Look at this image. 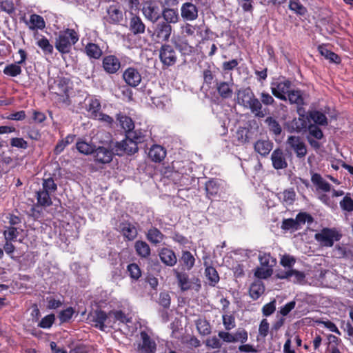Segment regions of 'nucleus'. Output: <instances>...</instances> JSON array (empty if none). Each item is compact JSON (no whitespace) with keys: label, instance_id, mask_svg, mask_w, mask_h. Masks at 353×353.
<instances>
[{"label":"nucleus","instance_id":"1","mask_svg":"<svg viewBox=\"0 0 353 353\" xmlns=\"http://www.w3.org/2000/svg\"><path fill=\"white\" fill-rule=\"evenodd\" d=\"M237 99L239 103L249 108L256 117H264L266 114L265 112L263 110L260 101L255 97L250 88L239 90Z\"/></svg>","mask_w":353,"mask_h":353},{"label":"nucleus","instance_id":"2","mask_svg":"<svg viewBox=\"0 0 353 353\" xmlns=\"http://www.w3.org/2000/svg\"><path fill=\"white\" fill-rule=\"evenodd\" d=\"M79 41V34L74 29L67 28L60 31L56 39L55 48L61 53L70 52L72 46Z\"/></svg>","mask_w":353,"mask_h":353},{"label":"nucleus","instance_id":"3","mask_svg":"<svg viewBox=\"0 0 353 353\" xmlns=\"http://www.w3.org/2000/svg\"><path fill=\"white\" fill-rule=\"evenodd\" d=\"M341 235L335 228H323L314 235V239L324 247H332L334 241L340 240Z\"/></svg>","mask_w":353,"mask_h":353},{"label":"nucleus","instance_id":"4","mask_svg":"<svg viewBox=\"0 0 353 353\" xmlns=\"http://www.w3.org/2000/svg\"><path fill=\"white\" fill-rule=\"evenodd\" d=\"M291 81L284 78L276 79L270 84L272 94L283 101H287V94L291 90Z\"/></svg>","mask_w":353,"mask_h":353},{"label":"nucleus","instance_id":"5","mask_svg":"<svg viewBox=\"0 0 353 353\" xmlns=\"http://www.w3.org/2000/svg\"><path fill=\"white\" fill-rule=\"evenodd\" d=\"M171 32V26L165 21H161L154 27V31L151 33V37L156 42H163L169 39Z\"/></svg>","mask_w":353,"mask_h":353},{"label":"nucleus","instance_id":"6","mask_svg":"<svg viewBox=\"0 0 353 353\" xmlns=\"http://www.w3.org/2000/svg\"><path fill=\"white\" fill-rule=\"evenodd\" d=\"M176 278L179 286L182 291H186L190 289L198 292L201 288L200 281L197 278L189 279L185 273H176Z\"/></svg>","mask_w":353,"mask_h":353},{"label":"nucleus","instance_id":"7","mask_svg":"<svg viewBox=\"0 0 353 353\" xmlns=\"http://www.w3.org/2000/svg\"><path fill=\"white\" fill-rule=\"evenodd\" d=\"M157 345L155 341L145 332L140 334V341L137 344V351L138 353H154Z\"/></svg>","mask_w":353,"mask_h":353},{"label":"nucleus","instance_id":"8","mask_svg":"<svg viewBox=\"0 0 353 353\" xmlns=\"http://www.w3.org/2000/svg\"><path fill=\"white\" fill-rule=\"evenodd\" d=\"M159 58L164 65L171 66L175 64L177 56L174 48L168 45H162L159 50Z\"/></svg>","mask_w":353,"mask_h":353},{"label":"nucleus","instance_id":"9","mask_svg":"<svg viewBox=\"0 0 353 353\" xmlns=\"http://www.w3.org/2000/svg\"><path fill=\"white\" fill-rule=\"evenodd\" d=\"M287 144L295 152L299 159L304 158L307 154V148L303 139L298 136H290L286 141Z\"/></svg>","mask_w":353,"mask_h":353},{"label":"nucleus","instance_id":"10","mask_svg":"<svg viewBox=\"0 0 353 353\" xmlns=\"http://www.w3.org/2000/svg\"><path fill=\"white\" fill-rule=\"evenodd\" d=\"M123 78L125 82L132 87H137L141 81V75L139 70L134 68H127L123 74Z\"/></svg>","mask_w":353,"mask_h":353},{"label":"nucleus","instance_id":"11","mask_svg":"<svg viewBox=\"0 0 353 353\" xmlns=\"http://www.w3.org/2000/svg\"><path fill=\"white\" fill-rule=\"evenodd\" d=\"M133 134H126V138L118 143L117 150L123 151L127 154H133L138 150L137 143L133 141Z\"/></svg>","mask_w":353,"mask_h":353},{"label":"nucleus","instance_id":"12","mask_svg":"<svg viewBox=\"0 0 353 353\" xmlns=\"http://www.w3.org/2000/svg\"><path fill=\"white\" fill-rule=\"evenodd\" d=\"M142 12L145 17L152 23H155L160 18V12L158 6L152 2L143 5Z\"/></svg>","mask_w":353,"mask_h":353},{"label":"nucleus","instance_id":"13","mask_svg":"<svg viewBox=\"0 0 353 353\" xmlns=\"http://www.w3.org/2000/svg\"><path fill=\"white\" fill-rule=\"evenodd\" d=\"M93 153L95 161L100 163H108L112 159V152L104 147L94 148Z\"/></svg>","mask_w":353,"mask_h":353},{"label":"nucleus","instance_id":"14","mask_svg":"<svg viewBox=\"0 0 353 353\" xmlns=\"http://www.w3.org/2000/svg\"><path fill=\"white\" fill-rule=\"evenodd\" d=\"M121 67L118 58L113 55H108L103 59V68L109 74L117 72Z\"/></svg>","mask_w":353,"mask_h":353},{"label":"nucleus","instance_id":"15","mask_svg":"<svg viewBox=\"0 0 353 353\" xmlns=\"http://www.w3.org/2000/svg\"><path fill=\"white\" fill-rule=\"evenodd\" d=\"M84 104L85 108L91 118L94 119L99 115L101 110V103L99 99L95 97L85 99Z\"/></svg>","mask_w":353,"mask_h":353},{"label":"nucleus","instance_id":"16","mask_svg":"<svg viewBox=\"0 0 353 353\" xmlns=\"http://www.w3.org/2000/svg\"><path fill=\"white\" fill-rule=\"evenodd\" d=\"M271 159L273 167L276 169H284L288 166V163L283 152L280 149L273 151L271 155Z\"/></svg>","mask_w":353,"mask_h":353},{"label":"nucleus","instance_id":"17","mask_svg":"<svg viewBox=\"0 0 353 353\" xmlns=\"http://www.w3.org/2000/svg\"><path fill=\"white\" fill-rule=\"evenodd\" d=\"M182 17L188 21H193L198 17L196 7L191 3H185L181 9Z\"/></svg>","mask_w":353,"mask_h":353},{"label":"nucleus","instance_id":"18","mask_svg":"<svg viewBox=\"0 0 353 353\" xmlns=\"http://www.w3.org/2000/svg\"><path fill=\"white\" fill-rule=\"evenodd\" d=\"M311 181L315 185L317 191L327 192L331 190V185L319 174H313Z\"/></svg>","mask_w":353,"mask_h":353},{"label":"nucleus","instance_id":"19","mask_svg":"<svg viewBox=\"0 0 353 353\" xmlns=\"http://www.w3.org/2000/svg\"><path fill=\"white\" fill-rule=\"evenodd\" d=\"M149 157L154 162H161L166 156V151L159 145H154L149 151Z\"/></svg>","mask_w":353,"mask_h":353},{"label":"nucleus","instance_id":"20","mask_svg":"<svg viewBox=\"0 0 353 353\" xmlns=\"http://www.w3.org/2000/svg\"><path fill=\"white\" fill-rule=\"evenodd\" d=\"M159 256L161 261L169 266L174 265L177 261L174 252L168 248H163L159 253Z\"/></svg>","mask_w":353,"mask_h":353},{"label":"nucleus","instance_id":"21","mask_svg":"<svg viewBox=\"0 0 353 353\" xmlns=\"http://www.w3.org/2000/svg\"><path fill=\"white\" fill-rule=\"evenodd\" d=\"M26 23L28 28L32 30H42L46 26L43 18L36 14H31L29 21Z\"/></svg>","mask_w":353,"mask_h":353},{"label":"nucleus","instance_id":"22","mask_svg":"<svg viewBox=\"0 0 353 353\" xmlns=\"http://www.w3.org/2000/svg\"><path fill=\"white\" fill-rule=\"evenodd\" d=\"M94 326L101 330H103L105 324L109 325L112 323V318H109V314L107 315L103 311H97L94 316Z\"/></svg>","mask_w":353,"mask_h":353},{"label":"nucleus","instance_id":"23","mask_svg":"<svg viewBox=\"0 0 353 353\" xmlns=\"http://www.w3.org/2000/svg\"><path fill=\"white\" fill-rule=\"evenodd\" d=\"M119 230L123 235L128 240H133L137 235L136 228L130 223H122L119 225Z\"/></svg>","mask_w":353,"mask_h":353},{"label":"nucleus","instance_id":"24","mask_svg":"<svg viewBox=\"0 0 353 353\" xmlns=\"http://www.w3.org/2000/svg\"><path fill=\"white\" fill-rule=\"evenodd\" d=\"M272 148V143L268 140H259L254 144V150L262 156L270 153Z\"/></svg>","mask_w":353,"mask_h":353},{"label":"nucleus","instance_id":"25","mask_svg":"<svg viewBox=\"0 0 353 353\" xmlns=\"http://www.w3.org/2000/svg\"><path fill=\"white\" fill-rule=\"evenodd\" d=\"M130 28L134 34H137L143 33L145 26L140 17L133 16L130 19Z\"/></svg>","mask_w":353,"mask_h":353},{"label":"nucleus","instance_id":"26","mask_svg":"<svg viewBox=\"0 0 353 353\" xmlns=\"http://www.w3.org/2000/svg\"><path fill=\"white\" fill-rule=\"evenodd\" d=\"M108 17L110 22L116 23L123 20L122 11L115 6H111L108 9Z\"/></svg>","mask_w":353,"mask_h":353},{"label":"nucleus","instance_id":"27","mask_svg":"<svg viewBox=\"0 0 353 353\" xmlns=\"http://www.w3.org/2000/svg\"><path fill=\"white\" fill-rule=\"evenodd\" d=\"M146 236L150 243L157 245L163 241L164 235L156 228H152L148 231Z\"/></svg>","mask_w":353,"mask_h":353},{"label":"nucleus","instance_id":"28","mask_svg":"<svg viewBox=\"0 0 353 353\" xmlns=\"http://www.w3.org/2000/svg\"><path fill=\"white\" fill-rule=\"evenodd\" d=\"M265 288L263 283L258 280L254 281L250 288V296L256 300L264 292Z\"/></svg>","mask_w":353,"mask_h":353},{"label":"nucleus","instance_id":"29","mask_svg":"<svg viewBox=\"0 0 353 353\" xmlns=\"http://www.w3.org/2000/svg\"><path fill=\"white\" fill-rule=\"evenodd\" d=\"M86 54L90 58H93L95 59H99L102 55V50L99 48V46H97L95 43H89L86 45L85 48Z\"/></svg>","mask_w":353,"mask_h":353},{"label":"nucleus","instance_id":"30","mask_svg":"<svg viewBox=\"0 0 353 353\" xmlns=\"http://www.w3.org/2000/svg\"><path fill=\"white\" fill-rule=\"evenodd\" d=\"M295 192L292 189L285 190L278 193L279 199L285 205L292 204L295 199Z\"/></svg>","mask_w":353,"mask_h":353},{"label":"nucleus","instance_id":"31","mask_svg":"<svg viewBox=\"0 0 353 353\" xmlns=\"http://www.w3.org/2000/svg\"><path fill=\"white\" fill-rule=\"evenodd\" d=\"M318 50L322 56H323L325 59L330 60L331 62L336 63L340 62L339 57L334 52L328 50L325 46H319L318 48Z\"/></svg>","mask_w":353,"mask_h":353},{"label":"nucleus","instance_id":"32","mask_svg":"<svg viewBox=\"0 0 353 353\" xmlns=\"http://www.w3.org/2000/svg\"><path fill=\"white\" fill-rule=\"evenodd\" d=\"M134 247L137 254L141 257L146 258L150 254V248L145 241H137L135 243Z\"/></svg>","mask_w":353,"mask_h":353},{"label":"nucleus","instance_id":"33","mask_svg":"<svg viewBox=\"0 0 353 353\" xmlns=\"http://www.w3.org/2000/svg\"><path fill=\"white\" fill-rule=\"evenodd\" d=\"M117 119L119 121L120 125L125 131L126 133L128 131L134 129V125L131 118L119 114H118Z\"/></svg>","mask_w":353,"mask_h":353},{"label":"nucleus","instance_id":"34","mask_svg":"<svg viewBox=\"0 0 353 353\" xmlns=\"http://www.w3.org/2000/svg\"><path fill=\"white\" fill-rule=\"evenodd\" d=\"M163 17L167 23H176L179 20V14L174 9H165L163 12Z\"/></svg>","mask_w":353,"mask_h":353},{"label":"nucleus","instance_id":"35","mask_svg":"<svg viewBox=\"0 0 353 353\" xmlns=\"http://www.w3.org/2000/svg\"><path fill=\"white\" fill-rule=\"evenodd\" d=\"M109 318H112V322L119 321L122 323H128L130 319L120 310H114L109 312Z\"/></svg>","mask_w":353,"mask_h":353},{"label":"nucleus","instance_id":"36","mask_svg":"<svg viewBox=\"0 0 353 353\" xmlns=\"http://www.w3.org/2000/svg\"><path fill=\"white\" fill-rule=\"evenodd\" d=\"M181 261L186 267V269L190 270L194 265L195 259L189 251H183Z\"/></svg>","mask_w":353,"mask_h":353},{"label":"nucleus","instance_id":"37","mask_svg":"<svg viewBox=\"0 0 353 353\" xmlns=\"http://www.w3.org/2000/svg\"><path fill=\"white\" fill-rule=\"evenodd\" d=\"M20 65L21 64H18L17 62L8 65L3 69V73L6 75L12 77L18 76L22 71Z\"/></svg>","mask_w":353,"mask_h":353},{"label":"nucleus","instance_id":"38","mask_svg":"<svg viewBox=\"0 0 353 353\" xmlns=\"http://www.w3.org/2000/svg\"><path fill=\"white\" fill-rule=\"evenodd\" d=\"M51 194L52 193L45 191L43 190L41 191H39L37 192L38 203L40 205H44V206L50 205L52 204V201H51V198H50Z\"/></svg>","mask_w":353,"mask_h":353},{"label":"nucleus","instance_id":"39","mask_svg":"<svg viewBox=\"0 0 353 353\" xmlns=\"http://www.w3.org/2000/svg\"><path fill=\"white\" fill-rule=\"evenodd\" d=\"M205 272L210 284L213 286L215 285L219 280V276L215 268L211 266L207 267Z\"/></svg>","mask_w":353,"mask_h":353},{"label":"nucleus","instance_id":"40","mask_svg":"<svg viewBox=\"0 0 353 353\" xmlns=\"http://www.w3.org/2000/svg\"><path fill=\"white\" fill-rule=\"evenodd\" d=\"M310 117L316 124L325 125L327 123L325 115L319 111H312Z\"/></svg>","mask_w":353,"mask_h":353},{"label":"nucleus","instance_id":"41","mask_svg":"<svg viewBox=\"0 0 353 353\" xmlns=\"http://www.w3.org/2000/svg\"><path fill=\"white\" fill-rule=\"evenodd\" d=\"M94 146L85 141H79L77 143V149L78 151L84 154H90L94 152Z\"/></svg>","mask_w":353,"mask_h":353},{"label":"nucleus","instance_id":"42","mask_svg":"<svg viewBox=\"0 0 353 353\" xmlns=\"http://www.w3.org/2000/svg\"><path fill=\"white\" fill-rule=\"evenodd\" d=\"M288 99L291 103L301 105L303 103V100L299 90H294L291 89L287 94V99Z\"/></svg>","mask_w":353,"mask_h":353},{"label":"nucleus","instance_id":"43","mask_svg":"<svg viewBox=\"0 0 353 353\" xmlns=\"http://www.w3.org/2000/svg\"><path fill=\"white\" fill-rule=\"evenodd\" d=\"M288 279L293 283H300L303 281L305 279V274L302 272H299L295 270H288Z\"/></svg>","mask_w":353,"mask_h":353},{"label":"nucleus","instance_id":"44","mask_svg":"<svg viewBox=\"0 0 353 353\" xmlns=\"http://www.w3.org/2000/svg\"><path fill=\"white\" fill-rule=\"evenodd\" d=\"M259 259L260 261L261 266L272 267L275 265L276 261L272 258L270 254L263 253L259 255Z\"/></svg>","mask_w":353,"mask_h":353},{"label":"nucleus","instance_id":"45","mask_svg":"<svg viewBox=\"0 0 353 353\" xmlns=\"http://www.w3.org/2000/svg\"><path fill=\"white\" fill-rule=\"evenodd\" d=\"M289 8L300 15H304L306 12V8L298 0H290Z\"/></svg>","mask_w":353,"mask_h":353},{"label":"nucleus","instance_id":"46","mask_svg":"<svg viewBox=\"0 0 353 353\" xmlns=\"http://www.w3.org/2000/svg\"><path fill=\"white\" fill-rule=\"evenodd\" d=\"M196 327L199 333L202 335H208L210 333V325L205 319H199L196 321Z\"/></svg>","mask_w":353,"mask_h":353},{"label":"nucleus","instance_id":"47","mask_svg":"<svg viewBox=\"0 0 353 353\" xmlns=\"http://www.w3.org/2000/svg\"><path fill=\"white\" fill-rule=\"evenodd\" d=\"M272 274V268L261 266L256 270L254 275L259 279H267L270 277Z\"/></svg>","mask_w":353,"mask_h":353},{"label":"nucleus","instance_id":"48","mask_svg":"<svg viewBox=\"0 0 353 353\" xmlns=\"http://www.w3.org/2000/svg\"><path fill=\"white\" fill-rule=\"evenodd\" d=\"M218 92L222 97L229 98L232 96V90L230 88V85L228 83H221L218 88Z\"/></svg>","mask_w":353,"mask_h":353},{"label":"nucleus","instance_id":"49","mask_svg":"<svg viewBox=\"0 0 353 353\" xmlns=\"http://www.w3.org/2000/svg\"><path fill=\"white\" fill-rule=\"evenodd\" d=\"M3 234L6 241H15L19 235V231L17 228L10 226L6 228Z\"/></svg>","mask_w":353,"mask_h":353},{"label":"nucleus","instance_id":"50","mask_svg":"<svg viewBox=\"0 0 353 353\" xmlns=\"http://www.w3.org/2000/svg\"><path fill=\"white\" fill-rule=\"evenodd\" d=\"M270 130L276 135L280 134L281 132V128L279 123L273 118L268 117L265 120Z\"/></svg>","mask_w":353,"mask_h":353},{"label":"nucleus","instance_id":"51","mask_svg":"<svg viewBox=\"0 0 353 353\" xmlns=\"http://www.w3.org/2000/svg\"><path fill=\"white\" fill-rule=\"evenodd\" d=\"M37 43L45 53L51 54L52 52L53 46L46 38L42 37L37 41Z\"/></svg>","mask_w":353,"mask_h":353},{"label":"nucleus","instance_id":"52","mask_svg":"<svg viewBox=\"0 0 353 353\" xmlns=\"http://www.w3.org/2000/svg\"><path fill=\"white\" fill-rule=\"evenodd\" d=\"M57 186L54 183L52 178H48L43 180V190L50 193L54 192L57 190Z\"/></svg>","mask_w":353,"mask_h":353},{"label":"nucleus","instance_id":"53","mask_svg":"<svg viewBox=\"0 0 353 353\" xmlns=\"http://www.w3.org/2000/svg\"><path fill=\"white\" fill-rule=\"evenodd\" d=\"M55 317L54 314H49L44 316L40 323H39V326L43 329L50 328L54 321Z\"/></svg>","mask_w":353,"mask_h":353},{"label":"nucleus","instance_id":"54","mask_svg":"<svg viewBox=\"0 0 353 353\" xmlns=\"http://www.w3.org/2000/svg\"><path fill=\"white\" fill-rule=\"evenodd\" d=\"M223 324L227 330H230L236 326L234 317L232 315H223Z\"/></svg>","mask_w":353,"mask_h":353},{"label":"nucleus","instance_id":"55","mask_svg":"<svg viewBox=\"0 0 353 353\" xmlns=\"http://www.w3.org/2000/svg\"><path fill=\"white\" fill-rule=\"evenodd\" d=\"M234 343L241 342V343H244L248 341V332L243 330H238L234 334Z\"/></svg>","mask_w":353,"mask_h":353},{"label":"nucleus","instance_id":"56","mask_svg":"<svg viewBox=\"0 0 353 353\" xmlns=\"http://www.w3.org/2000/svg\"><path fill=\"white\" fill-rule=\"evenodd\" d=\"M341 208L345 211H353V200L348 196H345L340 202Z\"/></svg>","mask_w":353,"mask_h":353},{"label":"nucleus","instance_id":"57","mask_svg":"<svg viewBox=\"0 0 353 353\" xmlns=\"http://www.w3.org/2000/svg\"><path fill=\"white\" fill-rule=\"evenodd\" d=\"M74 310L72 307H69L65 310L61 311L59 314V319L61 322H66L69 321L74 314Z\"/></svg>","mask_w":353,"mask_h":353},{"label":"nucleus","instance_id":"58","mask_svg":"<svg viewBox=\"0 0 353 353\" xmlns=\"http://www.w3.org/2000/svg\"><path fill=\"white\" fill-rule=\"evenodd\" d=\"M260 99L261 105L263 104L265 105H271L275 102L272 96L266 92H262L260 94Z\"/></svg>","mask_w":353,"mask_h":353},{"label":"nucleus","instance_id":"59","mask_svg":"<svg viewBox=\"0 0 353 353\" xmlns=\"http://www.w3.org/2000/svg\"><path fill=\"white\" fill-rule=\"evenodd\" d=\"M128 270L130 276L134 279H138L141 276V270L135 263H131L128 266Z\"/></svg>","mask_w":353,"mask_h":353},{"label":"nucleus","instance_id":"60","mask_svg":"<svg viewBox=\"0 0 353 353\" xmlns=\"http://www.w3.org/2000/svg\"><path fill=\"white\" fill-rule=\"evenodd\" d=\"M270 325L267 319H263L259 325V334L262 337H265L269 332Z\"/></svg>","mask_w":353,"mask_h":353},{"label":"nucleus","instance_id":"61","mask_svg":"<svg viewBox=\"0 0 353 353\" xmlns=\"http://www.w3.org/2000/svg\"><path fill=\"white\" fill-rule=\"evenodd\" d=\"M176 47L180 50L183 54H190L192 52V47L190 46L186 42L177 43L174 42Z\"/></svg>","mask_w":353,"mask_h":353},{"label":"nucleus","instance_id":"62","mask_svg":"<svg viewBox=\"0 0 353 353\" xmlns=\"http://www.w3.org/2000/svg\"><path fill=\"white\" fill-rule=\"evenodd\" d=\"M308 131L309 134L316 139H321L323 136L321 130L314 125H310Z\"/></svg>","mask_w":353,"mask_h":353},{"label":"nucleus","instance_id":"63","mask_svg":"<svg viewBox=\"0 0 353 353\" xmlns=\"http://www.w3.org/2000/svg\"><path fill=\"white\" fill-rule=\"evenodd\" d=\"M12 147L26 149L28 147V143L22 138H12L10 141Z\"/></svg>","mask_w":353,"mask_h":353},{"label":"nucleus","instance_id":"64","mask_svg":"<svg viewBox=\"0 0 353 353\" xmlns=\"http://www.w3.org/2000/svg\"><path fill=\"white\" fill-rule=\"evenodd\" d=\"M295 263V259L290 255H283L281 259V264L286 268H291Z\"/></svg>","mask_w":353,"mask_h":353}]
</instances>
